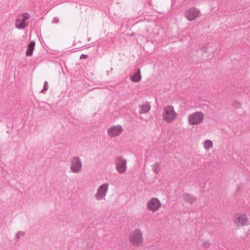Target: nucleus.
I'll return each instance as SVG.
<instances>
[{
    "mask_svg": "<svg viewBox=\"0 0 250 250\" xmlns=\"http://www.w3.org/2000/svg\"><path fill=\"white\" fill-rule=\"evenodd\" d=\"M151 108V105L148 103H143L139 106V112L141 114L148 113Z\"/></svg>",
    "mask_w": 250,
    "mask_h": 250,
    "instance_id": "obj_12",
    "label": "nucleus"
},
{
    "mask_svg": "<svg viewBox=\"0 0 250 250\" xmlns=\"http://www.w3.org/2000/svg\"><path fill=\"white\" fill-rule=\"evenodd\" d=\"M183 197L185 200L189 203H192L194 200V197L190 194H185L183 195Z\"/></svg>",
    "mask_w": 250,
    "mask_h": 250,
    "instance_id": "obj_16",
    "label": "nucleus"
},
{
    "mask_svg": "<svg viewBox=\"0 0 250 250\" xmlns=\"http://www.w3.org/2000/svg\"><path fill=\"white\" fill-rule=\"evenodd\" d=\"M142 79L141 71L139 69L137 70V72L133 73L130 77V80L134 83H139Z\"/></svg>",
    "mask_w": 250,
    "mask_h": 250,
    "instance_id": "obj_13",
    "label": "nucleus"
},
{
    "mask_svg": "<svg viewBox=\"0 0 250 250\" xmlns=\"http://www.w3.org/2000/svg\"><path fill=\"white\" fill-rule=\"evenodd\" d=\"M82 167L81 159L79 157H74L71 162L70 169L73 173L80 172Z\"/></svg>",
    "mask_w": 250,
    "mask_h": 250,
    "instance_id": "obj_9",
    "label": "nucleus"
},
{
    "mask_svg": "<svg viewBox=\"0 0 250 250\" xmlns=\"http://www.w3.org/2000/svg\"><path fill=\"white\" fill-rule=\"evenodd\" d=\"M203 118V115L201 112H196L190 114L188 118L189 124L190 125H195L200 124Z\"/></svg>",
    "mask_w": 250,
    "mask_h": 250,
    "instance_id": "obj_8",
    "label": "nucleus"
},
{
    "mask_svg": "<svg viewBox=\"0 0 250 250\" xmlns=\"http://www.w3.org/2000/svg\"><path fill=\"white\" fill-rule=\"evenodd\" d=\"M35 43L34 41H31L28 45L27 49L26 52L27 56H31L33 54V51L35 48Z\"/></svg>",
    "mask_w": 250,
    "mask_h": 250,
    "instance_id": "obj_14",
    "label": "nucleus"
},
{
    "mask_svg": "<svg viewBox=\"0 0 250 250\" xmlns=\"http://www.w3.org/2000/svg\"><path fill=\"white\" fill-rule=\"evenodd\" d=\"M201 15L200 10L195 7H191L187 9L185 12V17L189 21L196 20Z\"/></svg>",
    "mask_w": 250,
    "mask_h": 250,
    "instance_id": "obj_5",
    "label": "nucleus"
},
{
    "mask_svg": "<svg viewBox=\"0 0 250 250\" xmlns=\"http://www.w3.org/2000/svg\"><path fill=\"white\" fill-rule=\"evenodd\" d=\"M249 222V219L246 214L239 213L235 215L234 223L238 227L248 226Z\"/></svg>",
    "mask_w": 250,
    "mask_h": 250,
    "instance_id": "obj_3",
    "label": "nucleus"
},
{
    "mask_svg": "<svg viewBox=\"0 0 250 250\" xmlns=\"http://www.w3.org/2000/svg\"><path fill=\"white\" fill-rule=\"evenodd\" d=\"M210 247H213V245L208 242H206L204 243V247L207 248H210Z\"/></svg>",
    "mask_w": 250,
    "mask_h": 250,
    "instance_id": "obj_17",
    "label": "nucleus"
},
{
    "mask_svg": "<svg viewBox=\"0 0 250 250\" xmlns=\"http://www.w3.org/2000/svg\"><path fill=\"white\" fill-rule=\"evenodd\" d=\"M213 143L209 140H206L204 142V148L206 150H209L213 147Z\"/></svg>",
    "mask_w": 250,
    "mask_h": 250,
    "instance_id": "obj_15",
    "label": "nucleus"
},
{
    "mask_svg": "<svg viewBox=\"0 0 250 250\" xmlns=\"http://www.w3.org/2000/svg\"><path fill=\"white\" fill-rule=\"evenodd\" d=\"M115 166L117 171L120 174L125 173L127 170V160L122 157H118L115 159Z\"/></svg>",
    "mask_w": 250,
    "mask_h": 250,
    "instance_id": "obj_4",
    "label": "nucleus"
},
{
    "mask_svg": "<svg viewBox=\"0 0 250 250\" xmlns=\"http://www.w3.org/2000/svg\"><path fill=\"white\" fill-rule=\"evenodd\" d=\"M161 207V203L156 198H152L146 203V208L152 212H155Z\"/></svg>",
    "mask_w": 250,
    "mask_h": 250,
    "instance_id": "obj_6",
    "label": "nucleus"
},
{
    "mask_svg": "<svg viewBox=\"0 0 250 250\" xmlns=\"http://www.w3.org/2000/svg\"><path fill=\"white\" fill-rule=\"evenodd\" d=\"M108 188V184L104 183L100 186L98 188L97 192L95 194V198L98 200L103 199L106 195Z\"/></svg>",
    "mask_w": 250,
    "mask_h": 250,
    "instance_id": "obj_11",
    "label": "nucleus"
},
{
    "mask_svg": "<svg viewBox=\"0 0 250 250\" xmlns=\"http://www.w3.org/2000/svg\"><path fill=\"white\" fill-rule=\"evenodd\" d=\"M177 114L172 105L166 106L163 109L162 117L163 120L167 123L173 122L177 118Z\"/></svg>",
    "mask_w": 250,
    "mask_h": 250,
    "instance_id": "obj_2",
    "label": "nucleus"
},
{
    "mask_svg": "<svg viewBox=\"0 0 250 250\" xmlns=\"http://www.w3.org/2000/svg\"><path fill=\"white\" fill-rule=\"evenodd\" d=\"M128 241L133 247H141L144 242L142 230L140 229H135L131 231L128 235Z\"/></svg>",
    "mask_w": 250,
    "mask_h": 250,
    "instance_id": "obj_1",
    "label": "nucleus"
},
{
    "mask_svg": "<svg viewBox=\"0 0 250 250\" xmlns=\"http://www.w3.org/2000/svg\"><path fill=\"white\" fill-rule=\"evenodd\" d=\"M28 19L29 16L27 14L19 16L15 21L16 27L19 29H24L27 25V21Z\"/></svg>",
    "mask_w": 250,
    "mask_h": 250,
    "instance_id": "obj_7",
    "label": "nucleus"
},
{
    "mask_svg": "<svg viewBox=\"0 0 250 250\" xmlns=\"http://www.w3.org/2000/svg\"><path fill=\"white\" fill-rule=\"evenodd\" d=\"M123 130L121 125H113L107 130V135L110 137H117L122 133Z\"/></svg>",
    "mask_w": 250,
    "mask_h": 250,
    "instance_id": "obj_10",
    "label": "nucleus"
}]
</instances>
